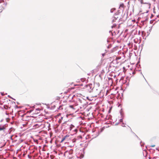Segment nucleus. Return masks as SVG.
Segmentation results:
<instances>
[{
    "mask_svg": "<svg viewBox=\"0 0 159 159\" xmlns=\"http://www.w3.org/2000/svg\"><path fill=\"white\" fill-rule=\"evenodd\" d=\"M34 126L36 128H44L45 127V122L43 120H41V121H37Z\"/></svg>",
    "mask_w": 159,
    "mask_h": 159,
    "instance_id": "obj_1",
    "label": "nucleus"
},
{
    "mask_svg": "<svg viewBox=\"0 0 159 159\" xmlns=\"http://www.w3.org/2000/svg\"><path fill=\"white\" fill-rule=\"evenodd\" d=\"M7 127V126L6 125H0V131H4Z\"/></svg>",
    "mask_w": 159,
    "mask_h": 159,
    "instance_id": "obj_2",
    "label": "nucleus"
},
{
    "mask_svg": "<svg viewBox=\"0 0 159 159\" xmlns=\"http://www.w3.org/2000/svg\"><path fill=\"white\" fill-rule=\"evenodd\" d=\"M84 89H86L88 91H90L91 89V87L88 84L84 86Z\"/></svg>",
    "mask_w": 159,
    "mask_h": 159,
    "instance_id": "obj_3",
    "label": "nucleus"
},
{
    "mask_svg": "<svg viewBox=\"0 0 159 159\" xmlns=\"http://www.w3.org/2000/svg\"><path fill=\"white\" fill-rule=\"evenodd\" d=\"M125 6L124 4L123 3H121L119 7V8H124L125 7Z\"/></svg>",
    "mask_w": 159,
    "mask_h": 159,
    "instance_id": "obj_4",
    "label": "nucleus"
},
{
    "mask_svg": "<svg viewBox=\"0 0 159 159\" xmlns=\"http://www.w3.org/2000/svg\"><path fill=\"white\" fill-rule=\"evenodd\" d=\"M117 15L116 14H115V15L114 17V18L115 19H113V21H112L113 22H114V20H116L118 18V17L117 16Z\"/></svg>",
    "mask_w": 159,
    "mask_h": 159,
    "instance_id": "obj_5",
    "label": "nucleus"
},
{
    "mask_svg": "<svg viewBox=\"0 0 159 159\" xmlns=\"http://www.w3.org/2000/svg\"><path fill=\"white\" fill-rule=\"evenodd\" d=\"M69 107L71 108L75 109V108L74 107V106L73 105H70L69 106Z\"/></svg>",
    "mask_w": 159,
    "mask_h": 159,
    "instance_id": "obj_6",
    "label": "nucleus"
},
{
    "mask_svg": "<svg viewBox=\"0 0 159 159\" xmlns=\"http://www.w3.org/2000/svg\"><path fill=\"white\" fill-rule=\"evenodd\" d=\"M73 127H74V125H71L70 127V129L71 130Z\"/></svg>",
    "mask_w": 159,
    "mask_h": 159,
    "instance_id": "obj_7",
    "label": "nucleus"
},
{
    "mask_svg": "<svg viewBox=\"0 0 159 159\" xmlns=\"http://www.w3.org/2000/svg\"><path fill=\"white\" fill-rule=\"evenodd\" d=\"M116 26V24H114L113 25L111 26L112 28L115 27Z\"/></svg>",
    "mask_w": 159,
    "mask_h": 159,
    "instance_id": "obj_8",
    "label": "nucleus"
},
{
    "mask_svg": "<svg viewBox=\"0 0 159 159\" xmlns=\"http://www.w3.org/2000/svg\"><path fill=\"white\" fill-rule=\"evenodd\" d=\"M63 118V117H61V119H60V120H59V123H60L61 122V120H62Z\"/></svg>",
    "mask_w": 159,
    "mask_h": 159,
    "instance_id": "obj_9",
    "label": "nucleus"
},
{
    "mask_svg": "<svg viewBox=\"0 0 159 159\" xmlns=\"http://www.w3.org/2000/svg\"><path fill=\"white\" fill-rule=\"evenodd\" d=\"M65 139V137H64V138H63L61 141V142H63Z\"/></svg>",
    "mask_w": 159,
    "mask_h": 159,
    "instance_id": "obj_10",
    "label": "nucleus"
},
{
    "mask_svg": "<svg viewBox=\"0 0 159 159\" xmlns=\"http://www.w3.org/2000/svg\"><path fill=\"white\" fill-rule=\"evenodd\" d=\"M155 145H153L151 146V147L153 148L155 147Z\"/></svg>",
    "mask_w": 159,
    "mask_h": 159,
    "instance_id": "obj_11",
    "label": "nucleus"
},
{
    "mask_svg": "<svg viewBox=\"0 0 159 159\" xmlns=\"http://www.w3.org/2000/svg\"><path fill=\"white\" fill-rule=\"evenodd\" d=\"M141 4H143V0H141Z\"/></svg>",
    "mask_w": 159,
    "mask_h": 159,
    "instance_id": "obj_12",
    "label": "nucleus"
},
{
    "mask_svg": "<svg viewBox=\"0 0 159 159\" xmlns=\"http://www.w3.org/2000/svg\"><path fill=\"white\" fill-rule=\"evenodd\" d=\"M116 59H117V58H116ZM118 59H119V58H118Z\"/></svg>",
    "mask_w": 159,
    "mask_h": 159,
    "instance_id": "obj_13",
    "label": "nucleus"
},
{
    "mask_svg": "<svg viewBox=\"0 0 159 159\" xmlns=\"http://www.w3.org/2000/svg\"><path fill=\"white\" fill-rule=\"evenodd\" d=\"M61 108V107H59V108L60 109V108Z\"/></svg>",
    "mask_w": 159,
    "mask_h": 159,
    "instance_id": "obj_14",
    "label": "nucleus"
}]
</instances>
